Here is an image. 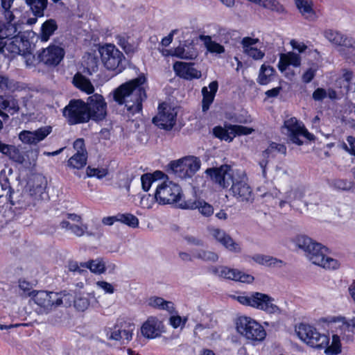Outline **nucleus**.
Listing matches in <instances>:
<instances>
[{
    "label": "nucleus",
    "instance_id": "f257e3e1",
    "mask_svg": "<svg viewBox=\"0 0 355 355\" xmlns=\"http://www.w3.org/2000/svg\"><path fill=\"white\" fill-rule=\"evenodd\" d=\"M205 173L212 182L223 188L231 185L230 191L238 201L253 202L252 189L247 182V177L243 173L235 171L230 166L224 164L218 168H209Z\"/></svg>",
    "mask_w": 355,
    "mask_h": 355
},
{
    "label": "nucleus",
    "instance_id": "f03ea898",
    "mask_svg": "<svg viewBox=\"0 0 355 355\" xmlns=\"http://www.w3.org/2000/svg\"><path fill=\"white\" fill-rule=\"evenodd\" d=\"M146 79L144 75L121 85L114 91V100L119 105H125L129 114L134 116L142 110V103L146 98L143 87Z\"/></svg>",
    "mask_w": 355,
    "mask_h": 355
},
{
    "label": "nucleus",
    "instance_id": "7ed1b4c3",
    "mask_svg": "<svg viewBox=\"0 0 355 355\" xmlns=\"http://www.w3.org/2000/svg\"><path fill=\"white\" fill-rule=\"evenodd\" d=\"M296 245L302 249L307 259L313 264L327 269H336L339 266L337 260L327 256L328 249L306 235H299L295 240Z\"/></svg>",
    "mask_w": 355,
    "mask_h": 355
},
{
    "label": "nucleus",
    "instance_id": "20e7f679",
    "mask_svg": "<svg viewBox=\"0 0 355 355\" xmlns=\"http://www.w3.org/2000/svg\"><path fill=\"white\" fill-rule=\"evenodd\" d=\"M236 299L243 305L263 311L268 314L281 312L280 309L273 303L275 300L265 293L252 292L248 295L237 296Z\"/></svg>",
    "mask_w": 355,
    "mask_h": 355
},
{
    "label": "nucleus",
    "instance_id": "39448f33",
    "mask_svg": "<svg viewBox=\"0 0 355 355\" xmlns=\"http://www.w3.org/2000/svg\"><path fill=\"white\" fill-rule=\"evenodd\" d=\"M236 328L239 334L252 342H261L266 336L263 326L250 317H239L236 322Z\"/></svg>",
    "mask_w": 355,
    "mask_h": 355
},
{
    "label": "nucleus",
    "instance_id": "423d86ee",
    "mask_svg": "<svg viewBox=\"0 0 355 355\" xmlns=\"http://www.w3.org/2000/svg\"><path fill=\"white\" fill-rule=\"evenodd\" d=\"M323 35L329 42L340 46L338 51L341 56L355 60V38L332 29L325 30Z\"/></svg>",
    "mask_w": 355,
    "mask_h": 355
},
{
    "label": "nucleus",
    "instance_id": "0eeeda50",
    "mask_svg": "<svg viewBox=\"0 0 355 355\" xmlns=\"http://www.w3.org/2000/svg\"><path fill=\"white\" fill-rule=\"evenodd\" d=\"M201 166L199 157L189 155L169 163L168 167L171 173L181 179L192 178Z\"/></svg>",
    "mask_w": 355,
    "mask_h": 355
},
{
    "label": "nucleus",
    "instance_id": "6e6552de",
    "mask_svg": "<svg viewBox=\"0 0 355 355\" xmlns=\"http://www.w3.org/2000/svg\"><path fill=\"white\" fill-rule=\"evenodd\" d=\"M99 53L102 62L107 69L119 73L125 69V56L114 44H106L101 46Z\"/></svg>",
    "mask_w": 355,
    "mask_h": 355
},
{
    "label": "nucleus",
    "instance_id": "1a4fd4ad",
    "mask_svg": "<svg viewBox=\"0 0 355 355\" xmlns=\"http://www.w3.org/2000/svg\"><path fill=\"white\" fill-rule=\"evenodd\" d=\"M87 108L86 103L83 100L72 99L63 109L62 114L70 125L87 123L90 116Z\"/></svg>",
    "mask_w": 355,
    "mask_h": 355
},
{
    "label": "nucleus",
    "instance_id": "9d476101",
    "mask_svg": "<svg viewBox=\"0 0 355 355\" xmlns=\"http://www.w3.org/2000/svg\"><path fill=\"white\" fill-rule=\"evenodd\" d=\"M181 188L172 182H164L157 185L154 197L152 200L160 205L173 204L181 198Z\"/></svg>",
    "mask_w": 355,
    "mask_h": 355
},
{
    "label": "nucleus",
    "instance_id": "9b49d317",
    "mask_svg": "<svg viewBox=\"0 0 355 355\" xmlns=\"http://www.w3.org/2000/svg\"><path fill=\"white\" fill-rule=\"evenodd\" d=\"M135 329V324L129 320L118 319L112 328L107 331V336L110 340L122 341L125 343L132 338L133 331Z\"/></svg>",
    "mask_w": 355,
    "mask_h": 355
},
{
    "label": "nucleus",
    "instance_id": "f8f14e48",
    "mask_svg": "<svg viewBox=\"0 0 355 355\" xmlns=\"http://www.w3.org/2000/svg\"><path fill=\"white\" fill-rule=\"evenodd\" d=\"M33 300L38 306L36 311L39 314H48L55 310L60 300L56 297L55 292L44 291H33Z\"/></svg>",
    "mask_w": 355,
    "mask_h": 355
},
{
    "label": "nucleus",
    "instance_id": "ddd939ff",
    "mask_svg": "<svg viewBox=\"0 0 355 355\" xmlns=\"http://www.w3.org/2000/svg\"><path fill=\"white\" fill-rule=\"evenodd\" d=\"M283 129L286 130L285 134L287 135L289 139L298 146L303 144V141L300 139V136H303L307 139L311 141L315 139L313 135L308 132L301 123H299L295 117H291L286 120L284 123Z\"/></svg>",
    "mask_w": 355,
    "mask_h": 355
},
{
    "label": "nucleus",
    "instance_id": "4468645a",
    "mask_svg": "<svg viewBox=\"0 0 355 355\" xmlns=\"http://www.w3.org/2000/svg\"><path fill=\"white\" fill-rule=\"evenodd\" d=\"M254 132V129L239 125H225V128L216 126L213 130L214 136L221 140L231 142L236 135H248Z\"/></svg>",
    "mask_w": 355,
    "mask_h": 355
},
{
    "label": "nucleus",
    "instance_id": "2eb2a0df",
    "mask_svg": "<svg viewBox=\"0 0 355 355\" xmlns=\"http://www.w3.org/2000/svg\"><path fill=\"white\" fill-rule=\"evenodd\" d=\"M158 114L153 119V123L159 128L170 130L175 124L177 113L173 108L165 103L159 105Z\"/></svg>",
    "mask_w": 355,
    "mask_h": 355
},
{
    "label": "nucleus",
    "instance_id": "dca6fc26",
    "mask_svg": "<svg viewBox=\"0 0 355 355\" xmlns=\"http://www.w3.org/2000/svg\"><path fill=\"white\" fill-rule=\"evenodd\" d=\"M89 119L102 121L107 115V103L103 96L95 94L88 97L86 103Z\"/></svg>",
    "mask_w": 355,
    "mask_h": 355
},
{
    "label": "nucleus",
    "instance_id": "f3484780",
    "mask_svg": "<svg viewBox=\"0 0 355 355\" xmlns=\"http://www.w3.org/2000/svg\"><path fill=\"white\" fill-rule=\"evenodd\" d=\"M209 232L211 237L227 251L236 254L241 252L242 248L241 243L234 241L225 230L210 227L209 228Z\"/></svg>",
    "mask_w": 355,
    "mask_h": 355
},
{
    "label": "nucleus",
    "instance_id": "a211bd4d",
    "mask_svg": "<svg viewBox=\"0 0 355 355\" xmlns=\"http://www.w3.org/2000/svg\"><path fill=\"white\" fill-rule=\"evenodd\" d=\"M211 272L214 275L224 279L234 281H239L243 283H252L254 281V277L242 272L237 269H233L225 266H213Z\"/></svg>",
    "mask_w": 355,
    "mask_h": 355
},
{
    "label": "nucleus",
    "instance_id": "6ab92c4d",
    "mask_svg": "<svg viewBox=\"0 0 355 355\" xmlns=\"http://www.w3.org/2000/svg\"><path fill=\"white\" fill-rule=\"evenodd\" d=\"M64 55V51L62 47L51 44L39 53L37 59L46 65L57 66L63 59Z\"/></svg>",
    "mask_w": 355,
    "mask_h": 355
},
{
    "label": "nucleus",
    "instance_id": "aec40b11",
    "mask_svg": "<svg viewBox=\"0 0 355 355\" xmlns=\"http://www.w3.org/2000/svg\"><path fill=\"white\" fill-rule=\"evenodd\" d=\"M51 125L42 126L35 130H22L19 134V139L25 144L37 145L52 132Z\"/></svg>",
    "mask_w": 355,
    "mask_h": 355
},
{
    "label": "nucleus",
    "instance_id": "412c9836",
    "mask_svg": "<svg viewBox=\"0 0 355 355\" xmlns=\"http://www.w3.org/2000/svg\"><path fill=\"white\" fill-rule=\"evenodd\" d=\"M163 324L155 317H150L141 327V334L147 338L159 337L163 331Z\"/></svg>",
    "mask_w": 355,
    "mask_h": 355
},
{
    "label": "nucleus",
    "instance_id": "4be33fe9",
    "mask_svg": "<svg viewBox=\"0 0 355 355\" xmlns=\"http://www.w3.org/2000/svg\"><path fill=\"white\" fill-rule=\"evenodd\" d=\"M193 65L191 62H176L173 64V69L178 76L184 79H198L201 77V72L194 68Z\"/></svg>",
    "mask_w": 355,
    "mask_h": 355
},
{
    "label": "nucleus",
    "instance_id": "5701e85b",
    "mask_svg": "<svg viewBox=\"0 0 355 355\" xmlns=\"http://www.w3.org/2000/svg\"><path fill=\"white\" fill-rule=\"evenodd\" d=\"M180 207L185 209H198L199 212L205 217H209L214 214L212 205L203 200L189 199L180 204Z\"/></svg>",
    "mask_w": 355,
    "mask_h": 355
},
{
    "label": "nucleus",
    "instance_id": "b1692460",
    "mask_svg": "<svg viewBox=\"0 0 355 355\" xmlns=\"http://www.w3.org/2000/svg\"><path fill=\"white\" fill-rule=\"evenodd\" d=\"M280 153L283 155H286V147L284 144H277L275 142H272L268 148H266L262 153L263 159L261 160L259 163L261 168V173L263 178H266V166L268 163V157L270 156H275V153Z\"/></svg>",
    "mask_w": 355,
    "mask_h": 355
},
{
    "label": "nucleus",
    "instance_id": "393cba45",
    "mask_svg": "<svg viewBox=\"0 0 355 355\" xmlns=\"http://www.w3.org/2000/svg\"><path fill=\"white\" fill-rule=\"evenodd\" d=\"M27 43L28 40H24L16 35L11 37V40L8 43L3 44L2 49L5 48L6 51L13 54H24Z\"/></svg>",
    "mask_w": 355,
    "mask_h": 355
},
{
    "label": "nucleus",
    "instance_id": "a878e982",
    "mask_svg": "<svg viewBox=\"0 0 355 355\" xmlns=\"http://www.w3.org/2000/svg\"><path fill=\"white\" fill-rule=\"evenodd\" d=\"M218 85L217 81H212L209 85V89L204 87L202 89V111L206 112L209 110L210 105L213 103L216 93L218 90Z\"/></svg>",
    "mask_w": 355,
    "mask_h": 355
},
{
    "label": "nucleus",
    "instance_id": "bb28decb",
    "mask_svg": "<svg viewBox=\"0 0 355 355\" xmlns=\"http://www.w3.org/2000/svg\"><path fill=\"white\" fill-rule=\"evenodd\" d=\"M300 64L301 58L298 54L295 53H282L280 55L278 68L283 72L289 65L297 67Z\"/></svg>",
    "mask_w": 355,
    "mask_h": 355
},
{
    "label": "nucleus",
    "instance_id": "cd10ccee",
    "mask_svg": "<svg viewBox=\"0 0 355 355\" xmlns=\"http://www.w3.org/2000/svg\"><path fill=\"white\" fill-rule=\"evenodd\" d=\"M58 26L57 22L53 19L46 20L41 26L40 37L41 41L47 42L50 37L57 31Z\"/></svg>",
    "mask_w": 355,
    "mask_h": 355
},
{
    "label": "nucleus",
    "instance_id": "c85d7f7f",
    "mask_svg": "<svg viewBox=\"0 0 355 355\" xmlns=\"http://www.w3.org/2000/svg\"><path fill=\"white\" fill-rule=\"evenodd\" d=\"M20 89L19 83L10 79L8 76L0 72V92L4 94L13 93Z\"/></svg>",
    "mask_w": 355,
    "mask_h": 355
},
{
    "label": "nucleus",
    "instance_id": "c756f323",
    "mask_svg": "<svg viewBox=\"0 0 355 355\" xmlns=\"http://www.w3.org/2000/svg\"><path fill=\"white\" fill-rule=\"evenodd\" d=\"M275 72V69L272 67L263 64L259 69L257 79V83L261 85L268 84L273 79Z\"/></svg>",
    "mask_w": 355,
    "mask_h": 355
},
{
    "label": "nucleus",
    "instance_id": "7c9ffc66",
    "mask_svg": "<svg viewBox=\"0 0 355 355\" xmlns=\"http://www.w3.org/2000/svg\"><path fill=\"white\" fill-rule=\"evenodd\" d=\"M116 40L117 44L127 54L134 53L137 49L138 44L129 36L118 35L116 36Z\"/></svg>",
    "mask_w": 355,
    "mask_h": 355
},
{
    "label": "nucleus",
    "instance_id": "2f4dec72",
    "mask_svg": "<svg viewBox=\"0 0 355 355\" xmlns=\"http://www.w3.org/2000/svg\"><path fill=\"white\" fill-rule=\"evenodd\" d=\"M26 4L30 8L35 17H42L48 6V0H26Z\"/></svg>",
    "mask_w": 355,
    "mask_h": 355
},
{
    "label": "nucleus",
    "instance_id": "473e14b6",
    "mask_svg": "<svg viewBox=\"0 0 355 355\" xmlns=\"http://www.w3.org/2000/svg\"><path fill=\"white\" fill-rule=\"evenodd\" d=\"M295 6L306 19L309 20H314L315 19V13L312 8L311 3L306 0H295Z\"/></svg>",
    "mask_w": 355,
    "mask_h": 355
},
{
    "label": "nucleus",
    "instance_id": "72a5a7b5",
    "mask_svg": "<svg viewBox=\"0 0 355 355\" xmlns=\"http://www.w3.org/2000/svg\"><path fill=\"white\" fill-rule=\"evenodd\" d=\"M329 338L325 334L319 333L317 329L313 331L308 345L314 348L323 349L329 345Z\"/></svg>",
    "mask_w": 355,
    "mask_h": 355
},
{
    "label": "nucleus",
    "instance_id": "f704fd0d",
    "mask_svg": "<svg viewBox=\"0 0 355 355\" xmlns=\"http://www.w3.org/2000/svg\"><path fill=\"white\" fill-rule=\"evenodd\" d=\"M251 259L259 264L265 265L267 266L280 267L283 263V261L280 259H277V258L261 254H254L253 256L251 257Z\"/></svg>",
    "mask_w": 355,
    "mask_h": 355
},
{
    "label": "nucleus",
    "instance_id": "c9c22d12",
    "mask_svg": "<svg viewBox=\"0 0 355 355\" xmlns=\"http://www.w3.org/2000/svg\"><path fill=\"white\" fill-rule=\"evenodd\" d=\"M73 83L76 87L89 94L93 93L94 91V87L89 80L81 74L77 73L74 76Z\"/></svg>",
    "mask_w": 355,
    "mask_h": 355
},
{
    "label": "nucleus",
    "instance_id": "e433bc0d",
    "mask_svg": "<svg viewBox=\"0 0 355 355\" xmlns=\"http://www.w3.org/2000/svg\"><path fill=\"white\" fill-rule=\"evenodd\" d=\"M200 40L204 42L206 49L210 53L220 54L225 52L224 46L213 41L211 36L201 35H200Z\"/></svg>",
    "mask_w": 355,
    "mask_h": 355
},
{
    "label": "nucleus",
    "instance_id": "4c0bfd02",
    "mask_svg": "<svg viewBox=\"0 0 355 355\" xmlns=\"http://www.w3.org/2000/svg\"><path fill=\"white\" fill-rule=\"evenodd\" d=\"M80 266L84 268H89L92 272L101 274L105 271V265L101 259L90 260L87 262H81Z\"/></svg>",
    "mask_w": 355,
    "mask_h": 355
},
{
    "label": "nucleus",
    "instance_id": "58836bf2",
    "mask_svg": "<svg viewBox=\"0 0 355 355\" xmlns=\"http://www.w3.org/2000/svg\"><path fill=\"white\" fill-rule=\"evenodd\" d=\"M19 33L17 25L0 21V41L6 38H9L17 35Z\"/></svg>",
    "mask_w": 355,
    "mask_h": 355
},
{
    "label": "nucleus",
    "instance_id": "ea45409f",
    "mask_svg": "<svg viewBox=\"0 0 355 355\" xmlns=\"http://www.w3.org/2000/svg\"><path fill=\"white\" fill-rule=\"evenodd\" d=\"M316 329L311 325L301 323L296 327L295 332L300 340L308 345L309 340L311 338L313 332Z\"/></svg>",
    "mask_w": 355,
    "mask_h": 355
},
{
    "label": "nucleus",
    "instance_id": "a19ab883",
    "mask_svg": "<svg viewBox=\"0 0 355 355\" xmlns=\"http://www.w3.org/2000/svg\"><path fill=\"white\" fill-rule=\"evenodd\" d=\"M193 257L203 261L212 263L218 261L219 259V256L216 252L202 249L196 250L193 252Z\"/></svg>",
    "mask_w": 355,
    "mask_h": 355
},
{
    "label": "nucleus",
    "instance_id": "79ce46f5",
    "mask_svg": "<svg viewBox=\"0 0 355 355\" xmlns=\"http://www.w3.org/2000/svg\"><path fill=\"white\" fill-rule=\"evenodd\" d=\"M148 304L154 308L162 310H166L170 313L174 311L173 304L171 302L166 301L159 297H153L149 299Z\"/></svg>",
    "mask_w": 355,
    "mask_h": 355
},
{
    "label": "nucleus",
    "instance_id": "37998d69",
    "mask_svg": "<svg viewBox=\"0 0 355 355\" xmlns=\"http://www.w3.org/2000/svg\"><path fill=\"white\" fill-rule=\"evenodd\" d=\"M164 175L161 171H155L153 174L146 173L141 175V181L142 189L147 191L150 188L152 184L156 182L157 179L161 178Z\"/></svg>",
    "mask_w": 355,
    "mask_h": 355
},
{
    "label": "nucleus",
    "instance_id": "c03bdc74",
    "mask_svg": "<svg viewBox=\"0 0 355 355\" xmlns=\"http://www.w3.org/2000/svg\"><path fill=\"white\" fill-rule=\"evenodd\" d=\"M174 55L181 59L193 60L197 57V51L193 46H178L175 49Z\"/></svg>",
    "mask_w": 355,
    "mask_h": 355
},
{
    "label": "nucleus",
    "instance_id": "a18cd8bd",
    "mask_svg": "<svg viewBox=\"0 0 355 355\" xmlns=\"http://www.w3.org/2000/svg\"><path fill=\"white\" fill-rule=\"evenodd\" d=\"M90 297H94L91 293L78 294L76 296L73 306L79 311H84L90 304Z\"/></svg>",
    "mask_w": 355,
    "mask_h": 355
},
{
    "label": "nucleus",
    "instance_id": "49530a36",
    "mask_svg": "<svg viewBox=\"0 0 355 355\" xmlns=\"http://www.w3.org/2000/svg\"><path fill=\"white\" fill-rule=\"evenodd\" d=\"M55 295H57L56 297L60 300V302L57 304L58 307L61 305L69 307L71 306L72 303L74 304L75 297L71 291L64 290L59 293H55Z\"/></svg>",
    "mask_w": 355,
    "mask_h": 355
},
{
    "label": "nucleus",
    "instance_id": "de8ad7c7",
    "mask_svg": "<svg viewBox=\"0 0 355 355\" xmlns=\"http://www.w3.org/2000/svg\"><path fill=\"white\" fill-rule=\"evenodd\" d=\"M87 153H76L69 159V165L74 168H81L86 165Z\"/></svg>",
    "mask_w": 355,
    "mask_h": 355
},
{
    "label": "nucleus",
    "instance_id": "09e8293b",
    "mask_svg": "<svg viewBox=\"0 0 355 355\" xmlns=\"http://www.w3.org/2000/svg\"><path fill=\"white\" fill-rule=\"evenodd\" d=\"M117 216L118 222H121L132 228H135L139 225L138 218L132 214H118Z\"/></svg>",
    "mask_w": 355,
    "mask_h": 355
},
{
    "label": "nucleus",
    "instance_id": "8fccbe9b",
    "mask_svg": "<svg viewBox=\"0 0 355 355\" xmlns=\"http://www.w3.org/2000/svg\"><path fill=\"white\" fill-rule=\"evenodd\" d=\"M325 353L327 354H338L341 352V345L339 336L334 334L332 336V342L330 346L327 345Z\"/></svg>",
    "mask_w": 355,
    "mask_h": 355
},
{
    "label": "nucleus",
    "instance_id": "3c124183",
    "mask_svg": "<svg viewBox=\"0 0 355 355\" xmlns=\"http://www.w3.org/2000/svg\"><path fill=\"white\" fill-rule=\"evenodd\" d=\"M2 110H7L11 114L18 112L19 106L18 101L12 96L5 98L4 105Z\"/></svg>",
    "mask_w": 355,
    "mask_h": 355
},
{
    "label": "nucleus",
    "instance_id": "603ef678",
    "mask_svg": "<svg viewBox=\"0 0 355 355\" xmlns=\"http://www.w3.org/2000/svg\"><path fill=\"white\" fill-rule=\"evenodd\" d=\"M330 185L336 189L349 191L353 188L354 184L353 182L345 179H334Z\"/></svg>",
    "mask_w": 355,
    "mask_h": 355
},
{
    "label": "nucleus",
    "instance_id": "864d4df0",
    "mask_svg": "<svg viewBox=\"0 0 355 355\" xmlns=\"http://www.w3.org/2000/svg\"><path fill=\"white\" fill-rule=\"evenodd\" d=\"M37 180L40 182V184L36 187L33 186V189H30V192L32 196H35V199H43V195L44 194L46 188V182L44 178L42 177L38 178Z\"/></svg>",
    "mask_w": 355,
    "mask_h": 355
},
{
    "label": "nucleus",
    "instance_id": "5fc2aeb1",
    "mask_svg": "<svg viewBox=\"0 0 355 355\" xmlns=\"http://www.w3.org/2000/svg\"><path fill=\"white\" fill-rule=\"evenodd\" d=\"M0 185L3 191H7L6 196L8 197V199L11 202V203L14 205L11 200L13 189L10 186L9 180L6 176L4 171H2L0 173Z\"/></svg>",
    "mask_w": 355,
    "mask_h": 355
},
{
    "label": "nucleus",
    "instance_id": "6e6d98bb",
    "mask_svg": "<svg viewBox=\"0 0 355 355\" xmlns=\"http://www.w3.org/2000/svg\"><path fill=\"white\" fill-rule=\"evenodd\" d=\"M234 31L225 27H219L217 35L219 40L223 43H228L230 39L232 38Z\"/></svg>",
    "mask_w": 355,
    "mask_h": 355
},
{
    "label": "nucleus",
    "instance_id": "4d7b16f0",
    "mask_svg": "<svg viewBox=\"0 0 355 355\" xmlns=\"http://www.w3.org/2000/svg\"><path fill=\"white\" fill-rule=\"evenodd\" d=\"M107 174V170L106 168H92L91 166L87 168V175L89 177H96L101 179L105 177Z\"/></svg>",
    "mask_w": 355,
    "mask_h": 355
},
{
    "label": "nucleus",
    "instance_id": "13d9d810",
    "mask_svg": "<svg viewBox=\"0 0 355 355\" xmlns=\"http://www.w3.org/2000/svg\"><path fill=\"white\" fill-rule=\"evenodd\" d=\"M331 322L341 323L343 326L347 328L355 327V317H354L349 320H347V319L345 317L342 316L334 317L331 319Z\"/></svg>",
    "mask_w": 355,
    "mask_h": 355
},
{
    "label": "nucleus",
    "instance_id": "bf43d9fd",
    "mask_svg": "<svg viewBox=\"0 0 355 355\" xmlns=\"http://www.w3.org/2000/svg\"><path fill=\"white\" fill-rule=\"evenodd\" d=\"M259 42L257 38H252L250 37H245L241 40V45L243 49V52L247 51V49H252L253 45L256 44Z\"/></svg>",
    "mask_w": 355,
    "mask_h": 355
},
{
    "label": "nucleus",
    "instance_id": "052dcab7",
    "mask_svg": "<svg viewBox=\"0 0 355 355\" xmlns=\"http://www.w3.org/2000/svg\"><path fill=\"white\" fill-rule=\"evenodd\" d=\"M8 156L12 160L19 164H23L25 161L24 155L15 146Z\"/></svg>",
    "mask_w": 355,
    "mask_h": 355
},
{
    "label": "nucleus",
    "instance_id": "680f3d73",
    "mask_svg": "<svg viewBox=\"0 0 355 355\" xmlns=\"http://www.w3.org/2000/svg\"><path fill=\"white\" fill-rule=\"evenodd\" d=\"M244 53L254 60H261L265 55L264 52L254 47L249 49H247V51Z\"/></svg>",
    "mask_w": 355,
    "mask_h": 355
},
{
    "label": "nucleus",
    "instance_id": "e2e57ef3",
    "mask_svg": "<svg viewBox=\"0 0 355 355\" xmlns=\"http://www.w3.org/2000/svg\"><path fill=\"white\" fill-rule=\"evenodd\" d=\"M184 239L187 241L189 245H192L195 246H203L204 241L199 237H196L192 235H186L184 236Z\"/></svg>",
    "mask_w": 355,
    "mask_h": 355
},
{
    "label": "nucleus",
    "instance_id": "0e129e2a",
    "mask_svg": "<svg viewBox=\"0 0 355 355\" xmlns=\"http://www.w3.org/2000/svg\"><path fill=\"white\" fill-rule=\"evenodd\" d=\"M69 270L71 272H77L80 274L87 273V271L80 266L77 261H71L68 264Z\"/></svg>",
    "mask_w": 355,
    "mask_h": 355
},
{
    "label": "nucleus",
    "instance_id": "69168bd1",
    "mask_svg": "<svg viewBox=\"0 0 355 355\" xmlns=\"http://www.w3.org/2000/svg\"><path fill=\"white\" fill-rule=\"evenodd\" d=\"M327 96V90L323 88L316 89L312 95L313 98L316 101H321Z\"/></svg>",
    "mask_w": 355,
    "mask_h": 355
},
{
    "label": "nucleus",
    "instance_id": "338daca9",
    "mask_svg": "<svg viewBox=\"0 0 355 355\" xmlns=\"http://www.w3.org/2000/svg\"><path fill=\"white\" fill-rule=\"evenodd\" d=\"M73 148L76 150V153H87L83 139H76L73 143Z\"/></svg>",
    "mask_w": 355,
    "mask_h": 355
},
{
    "label": "nucleus",
    "instance_id": "774afa93",
    "mask_svg": "<svg viewBox=\"0 0 355 355\" xmlns=\"http://www.w3.org/2000/svg\"><path fill=\"white\" fill-rule=\"evenodd\" d=\"M315 75V71L311 68L306 70L302 76V80L305 83H310Z\"/></svg>",
    "mask_w": 355,
    "mask_h": 355
}]
</instances>
